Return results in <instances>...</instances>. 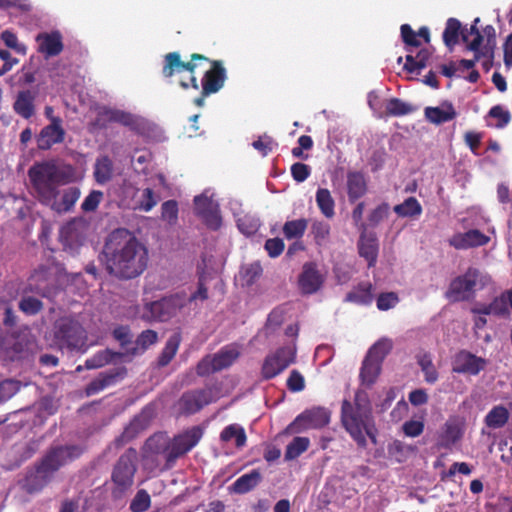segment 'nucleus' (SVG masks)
<instances>
[{
	"instance_id": "obj_1",
	"label": "nucleus",
	"mask_w": 512,
	"mask_h": 512,
	"mask_svg": "<svg viewBox=\"0 0 512 512\" xmlns=\"http://www.w3.org/2000/svg\"><path fill=\"white\" fill-rule=\"evenodd\" d=\"M103 254L109 273L120 279L138 277L148 266V248L123 227H118L108 236Z\"/></svg>"
},
{
	"instance_id": "obj_2",
	"label": "nucleus",
	"mask_w": 512,
	"mask_h": 512,
	"mask_svg": "<svg viewBox=\"0 0 512 512\" xmlns=\"http://www.w3.org/2000/svg\"><path fill=\"white\" fill-rule=\"evenodd\" d=\"M28 176L39 201L50 205L58 213L70 211L80 197V189L70 187L64 190L60 201L58 187L73 180L74 169L71 165L58 166L54 162L37 163L29 168Z\"/></svg>"
},
{
	"instance_id": "obj_3",
	"label": "nucleus",
	"mask_w": 512,
	"mask_h": 512,
	"mask_svg": "<svg viewBox=\"0 0 512 512\" xmlns=\"http://www.w3.org/2000/svg\"><path fill=\"white\" fill-rule=\"evenodd\" d=\"M355 405L344 400L342 403V423L346 431L360 445H366V436L376 443L375 427L371 415L368 395L363 390L355 394Z\"/></svg>"
},
{
	"instance_id": "obj_4",
	"label": "nucleus",
	"mask_w": 512,
	"mask_h": 512,
	"mask_svg": "<svg viewBox=\"0 0 512 512\" xmlns=\"http://www.w3.org/2000/svg\"><path fill=\"white\" fill-rule=\"evenodd\" d=\"M491 279L476 268H469L463 275L453 279L446 296L451 301H466L474 297L477 290L484 288Z\"/></svg>"
},
{
	"instance_id": "obj_5",
	"label": "nucleus",
	"mask_w": 512,
	"mask_h": 512,
	"mask_svg": "<svg viewBox=\"0 0 512 512\" xmlns=\"http://www.w3.org/2000/svg\"><path fill=\"white\" fill-rule=\"evenodd\" d=\"M197 61H209V58L199 53H193L190 56V61L184 62L181 60V56L178 52L167 53L164 56L162 75L165 78H171L176 74L187 71L190 73V84L185 81H180V86L184 89L191 86L197 90L199 85L197 78L194 75L197 67Z\"/></svg>"
},
{
	"instance_id": "obj_6",
	"label": "nucleus",
	"mask_w": 512,
	"mask_h": 512,
	"mask_svg": "<svg viewBox=\"0 0 512 512\" xmlns=\"http://www.w3.org/2000/svg\"><path fill=\"white\" fill-rule=\"evenodd\" d=\"M184 305V300L178 295L165 297L159 301L146 303L142 310L136 307L135 316L146 321H168L176 316Z\"/></svg>"
},
{
	"instance_id": "obj_7",
	"label": "nucleus",
	"mask_w": 512,
	"mask_h": 512,
	"mask_svg": "<svg viewBox=\"0 0 512 512\" xmlns=\"http://www.w3.org/2000/svg\"><path fill=\"white\" fill-rule=\"evenodd\" d=\"M54 334L61 347L71 350H81L86 344V333L80 323L70 317H63L56 321Z\"/></svg>"
},
{
	"instance_id": "obj_8",
	"label": "nucleus",
	"mask_w": 512,
	"mask_h": 512,
	"mask_svg": "<svg viewBox=\"0 0 512 512\" xmlns=\"http://www.w3.org/2000/svg\"><path fill=\"white\" fill-rule=\"evenodd\" d=\"M58 282L55 268H41L30 276L25 291L51 299L60 289Z\"/></svg>"
},
{
	"instance_id": "obj_9",
	"label": "nucleus",
	"mask_w": 512,
	"mask_h": 512,
	"mask_svg": "<svg viewBox=\"0 0 512 512\" xmlns=\"http://www.w3.org/2000/svg\"><path fill=\"white\" fill-rule=\"evenodd\" d=\"M193 205L195 215L205 224H221L220 205L210 189H206L200 195L195 196Z\"/></svg>"
},
{
	"instance_id": "obj_10",
	"label": "nucleus",
	"mask_w": 512,
	"mask_h": 512,
	"mask_svg": "<svg viewBox=\"0 0 512 512\" xmlns=\"http://www.w3.org/2000/svg\"><path fill=\"white\" fill-rule=\"evenodd\" d=\"M240 355V350L236 345H229L222 348L213 356H207L199 362L197 373L206 375L229 367Z\"/></svg>"
},
{
	"instance_id": "obj_11",
	"label": "nucleus",
	"mask_w": 512,
	"mask_h": 512,
	"mask_svg": "<svg viewBox=\"0 0 512 512\" xmlns=\"http://www.w3.org/2000/svg\"><path fill=\"white\" fill-rule=\"evenodd\" d=\"M296 348L288 345L279 349L275 354L266 357L262 366V375L271 379L285 370L295 360Z\"/></svg>"
},
{
	"instance_id": "obj_12",
	"label": "nucleus",
	"mask_w": 512,
	"mask_h": 512,
	"mask_svg": "<svg viewBox=\"0 0 512 512\" xmlns=\"http://www.w3.org/2000/svg\"><path fill=\"white\" fill-rule=\"evenodd\" d=\"M330 421L329 413L324 408L304 411L288 426L291 433H300L308 429L321 428Z\"/></svg>"
},
{
	"instance_id": "obj_13",
	"label": "nucleus",
	"mask_w": 512,
	"mask_h": 512,
	"mask_svg": "<svg viewBox=\"0 0 512 512\" xmlns=\"http://www.w3.org/2000/svg\"><path fill=\"white\" fill-rule=\"evenodd\" d=\"M202 435V429L195 426L176 436L168 447L167 461L172 462L190 451L197 445Z\"/></svg>"
},
{
	"instance_id": "obj_14",
	"label": "nucleus",
	"mask_w": 512,
	"mask_h": 512,
	"mask_svg": "<svg viewBox=\"0 0 512 512\" xmlns=\"http://www.w3.org/2000/svg\"><path fill=\"white\" fill-rule=\"evenodd\" d=\"M216 396L212 388L199 391H190L182 395L177 403L178 411L184 414H193L205 405L215 401Z\"/></svg>"
},
{
	"instance_id": "obj_15",
	"label": "nucleus",
	"mask_w": 512,
	"mask_h": 512,
	"mask_svg": "<svg viewBox=\"0 0 512 512\" xmlns=\"http://www.w3.org/2000/svg\"><path fill=\"white\" fill-rule=\"evenodd\" d=\"M136 451L129 449L118 460L112 479L116 485L122 489L130 487L133 483V476L135 473Z\"/></svg>"
},
{
	"instance_id": "obj_16",
	"label": "nucleus",
	"mask_w": 512,
	"mask_h": 512,
	"mask_svg": "<svg viewBox=\"0 0 512 512\" xmlns=\"http://www.w3.org/2000/svg\"><path fill=\"white\" fill-rule=\"evenodd\" d=\"M101 121L120 123L139 134H143L147 127L144 119L117 109H105L100 112L96 122L99 124Z\"/></svg>"
},
{
	"instance_id": "obj_17",
	"label": "nucleus",
	"mask_w": 512,
	"mask_h": 512,
	"mask_svg": "<svg viewBox=\"0 0 512 512\" xmlns=\"http://www.w3.org/2000/svg\"><path fill=\"white\" fill-rule=\"evenodd\" d=\"M79 454L80 450L75 446L58 447L51 450L40 465L53 477L60 467L78 457Z\"/></svg>"
},
{
	"instance_id": "obj_18",
	"label": "nucleus",
	"mask_w": 512,
	"mask_h": 512,
	"mask_svg": "<svg viewBox=\"0 0 512 512\" xmlns=\"http://www.w3.org/2000/svg\"><path fill=\"white\" fill-rule=\"evenodd\" d=\"M211 68L207 70L202 78L201 85L204 95L217 93L226 81V69L220 60H210Z\"/></svg>"
},
{
	"instance_id": "obj_19",
	"label": "nucleus",
	"mask_w": 512,
	"mask_h": 512,
	"mask_svg": "<svg viewBox=\"0 0 512 512\" xmlns=\"http://www.w3.org/2000/svg\"><path fill=\"white\" fill-rule=\"evenodd\" d=\"M324 274L315 263H305L298 278V286L303 294L316 293L324 282Z\"/></svg>"
},
{
	"instance_id": "obj_20",
	"label": "nucleus",
	"mask_w": 512,
	"mask_h": 512,
	"mask_svg": "<svg viewBox=\"0 0 512 512\" xmlns=\"http://www.w3.org/2000/svg\"><path fill=\"white\" fill-rule=\"evenodd\" d=\"M65 139V130L62 119H53V124L43 127L36 136L37 147L40 150H49L53 145L62 143Z\"/></svg>"
},
{
	"instance_id": "obj_21",
	"label": "nucleus",
	"mask_w": 512,
	"mask_h": 512,
	"mask_svg": "<svg viewBox=\"0 0 512 512\" xmlns=\"http://www.w3.org/2000/svg\"><path fill=\"white\" fill-rule=\"evenodd\" d=\"M52 476L39 464L27 471L25 477L19 482L22 490L29 494L40 492L51 480Z\"/></svg>"
},
{
	"instance_id": "obj_22",
	"label": "nucleus",
	"mask_w": 512,
	"mask_h": 512,
	"mask_svg": "<svg viewBox=\"0 0 512 512\" xmlns=\"http://www.w3.org/2000/svg\"><path fill=\"white\" fill-rule=\"evenodd\" d=\"M486 366V360L477 357L467 351L459 352L453 362V371L456 373H464L477 375Z\"/></svg>"
},
{
	"instance_id": "obj_23",
	"label": "nucleus",
	"mask_w": 512,
	"mask_h": 512,
	"mask_svg": "<svg viewBox=\"0 0 512 512\" xmlns=\"http://www.w3.org/2000/svg\"><path fill=\"white\" fill-rule=\"evenodd\" d=\"M38 43V52L45 55L46 58L59 55L63 50L62 36L60 32L40 33L36 37Z\"/></svg>"
},
{
	"instance_id": "obj_24",
	"label": "nucleus",
	"mask_w": 512,
	"mask_h": 512,
	"mask_svg": "<svg viewBox=\"0 0 512 512\" xmlns=\"http://www.w3.org/2000/svg\"><path fill=\"white\" fill-rule=\"evenodd\" d=\"M464 423L459 418H449L444 424L438 438L441 447L449 448L462 438Z\"/></svg>"
},
{
	"instance_id": "obj_25",
	"label": "nucleus",
	"mask_w": 512,
	"mask_h": 512,
	"mask_svg": "<svg viewBox=\"0 0 512 512\" xmlns=\"http://www.w3.org/2000/svg\"><path fill=\"white\" fill-rule=\"evenodd\" d=\"M489 241V237L479 230L471 229L465 233H458L449 239V243L455 249H469L481 246Z\"/></svg>"
},
{
	"instance_id": "obj_26",
	"label": "nucleus",
	"mask_w": 512,
	"mask_h": 512,
	"mask_svg": "<svg viewBox=\"0 0 512 512\" xmlns=\"http://www.w3.org/2000/svg\"><path fill=\"white\" fill-rule=\"evenodd\" d=\"M424 115L427 121L435 125H440L456 118L457 112L451 102H443L439 107L428 106L424 109Z\"/></svg>"
},
{
	"instance_id": "obj_27",
	"label": "nucleus",
	"mask_w": 512,
	"mask_h": 512,
	"mask_svg": "<svg viewBox=\"0 0 512 512\" xmlns=\"http://www.w3.org/2000/svg\"><path fill=\"white\" fill-rule=\"evenodd\" d=\"M359 253L367 260L369 267L375 265L378 253L377 239L375 234L367 229H364L361 234L359 241Z\"/></svg>"
},
{
	"instance_id": "obj_28",
	"label": "nucleus",
	"mask_w": 512,
	"mask_h": 512,
	"mask_svg": "<svg viewBox=\"0 0 512 512\" xmlns=\"http://www.w3.org/2000/svg\"><path fill=\"white\" fill-rule=\"evenodd\" d=\"M367 182L362 172L351 171L347 173V194L350 202H355L365 195Z\"/></svg>"
},
{
	"instance_id": "obj_29",
	"label": "nucleus",
	"mask_w": 512,
	"mask_h": 512,
	"mask_svg": "<svg viewBox=\"0 0 512 512\" xmlns=\"http://www.w3.org/2000/svg\"><path fill=\"white\" fill-rule=\"evenodd\" d=\"M36 94L30 90L19 91L13 104L14 111L24 119H30L35 113Z\"/></svg>"
},
{
	"instance_id": "obj_30",
	"label": "nucleus",
	"mask_w": 512,
	"mask_h": 512,
	"mask_svg": "<svg viewBox=\"0 0 512 512\" xmlns=\"http://www.w3.org/2000/svg\"><path fill=\"white\" fill-rule=\"evenodd\" d=\"M511 119L510 111L500 104L492 106L485 116L486 125L495 129H504Z\"/></svg>"
},
{
	"instance_id": "obj_31",
	"label": "nucleus",
	"mask_w": 512,
	"mask_h": 512,
	"mask_svg": "<svg viewBox=\"0 0 512 512\" xmlns=\"http://www.w3.org/2000/svg\"><path fill=\"white\" fill-rule=\"evenodd\" d=\"M461 39L467 44V49L474 52L476 59L481 58V54L485 53V49H481V45L484 40L483 34L479 31L478 27L471 25L470 29H465L461 33Z\"/></svg>"
},
{
	"instance_id": "obj_32",
	"label": "nucleus",
	"mask_w": 512,
	"mask_h": 512,
	"mask_svg": "<svg viewBox=\"0 0 512 512\" xmlns=\"http://www.w3.org/2000/svg\"><path fill=\"white\" fill-rule=\"evenodd\" d=\"M471 312L473 314L482 315L508 316L509 308L503 295L501 294L499 297H496L490 304L476 305L471 309Z\"/></svg>"
},
{
	"instance_id": "obj_33",
	"label": "nucleus",
	"mask_w": 512,
	"mask_h": 512,
	"mask_svg": "<svg viewBox=\"0 0 512 512\" xmlns=\"http://www.w3.org/2000/svg\"><path fill=\"white\" fill-rule=\"evenodd\" d=\"M220 441L224 443L234 441L235 446L238 449H242L246 445L247 436L242 426L239 424H230L220 433Z\"/></svg>"
},
{
	"instance_id": "obj_34",
	"label": "nucleus",
	"mask_w": 512,
	"mask_h": 512,
	"mask_svg": "<svg viewBox=\"0 0 512 512\" xmlns=\"http://www.w3.org/2000/svg\"><path fill=\"white\" fill-rule=\"evenodd\" d=\"M380 371L381 363L367 355L360 370L361 383L366 386H371L376 381Z\"/></svg>"
},
{
	"instance_id": "obj_35",
	"label": "nucleus",
	"mask_w": 512,
	"mask_h": 512,
	"mask_svg": "<svg viewBox=\"0 0 512 512\" xmlns=\"http://www.w3.org/2000/svg\"><path fill=\"white\" fill-rule=\"evenodd\" d=\"M261 474L258 470H252L240 476L232 485V490L237 494H245L255 488L261 481Z\"/></svg>"
},
{
	"instance_id": "obj_36",
	"label": "nucleus",
	"mask_w": 512,
	"mask_h": 512,
	"mask_svg": "<svg viewBox=\"0 0 512 512\" xmlns=\"http://www.w3.org/2000/svg\"><path fill=\"white\" fill-rule=\"evenodd\" d=\"M387 451L391 458L401 463L406 461L411 455H414L417 452V448L400 440H394L389 443Z\"/></svg>"
},
{
	"instance_id": "obj_37",
	"label": "nucleus",
	"mask_w": 512,
	"mask_h": 512,
	"mask_svg": "<svg viewBox=\"0 0 512 512\" xmlns=\"http://www.w3.org/2000/svg\"><path fill=\"white\" fill-rule=\"evenodd\" d=\"M113 176V162L109 156L104 155L97 158L94 166V178L98 184H105Z\"/></svg>"
},
{
	"instance_id": "obj_38",
	"label": "nucleus",
	"mask_w": 512,
	"mask_h": 512,
	"mask_svg": "<svg viewBox=\"0 0 512 512\" xmlns=\"http://www.w3.org/2000/svg\"><path fill=\"white\" fill-rule=\"evenodd\" d=\"M464 29L465 28H462L461 22L456 18H449L446 21V27L443 32V42L450 50L458 44L459 36H461Z\"/></svg>"
},
{
	"instance_id": "obj_39",
	"label": "nucleus",
	"mask_w": 512,
	"mask_h": 512,
	"mask_svg": "<svg viewBox=\"0 0 512 512\" xmlns=\"http://www.w3.org/2000/svg\"><path fill=\"white\" fill-rule=\"evenodd\" d=\"M59 238L65 250L74 251L82 243L77 226H61Z\"/></svg>"
},
{
	"instance_id": "obj_40",
	"label": "nucleus",
	"mask_w": 512,
	"mask_h": 512,
	"mask_svg": "<svg viewBox=\"0 0 512 512\" xmlns=\"http://www.w3.org/2000/svg\"><path fill=\"white\" fill-rule=\"evenodd\" d=\"M180 343H181L180 333H174L173 335H171L168 338V340L165 344V347L163 348V350L158 358L159 366L164 367L171 362V360L174 358V356L176 355V353L178 351Z\"/></svg>"
},
{
	"instance_id": "obj_41",
	"label": "nucleus",
	"mask_w": 512,
	"mask_h": 512,
	"mask_svg": "<svg viewBox=\"0 0 512 512\" xmlns=\"http://www.w3.org/2000/svg\"><path fill=\"white\" fill-rule=\"evenodd\" d=\"M416 107L404 102L400 98H390L385 104V113L387 116L400 117L413 113Z\"/></svg>"
},
{
	"instance_id": "obj_42",
	"label": "nucleus",
	"mask_w": 512,
	"mask_h": 512,
	"mask_svg": "<svg viewBox=\"0 0 512 512\" xmlns=\"http://www.w3.org/2000/svg\"><path fill=\"white\" fill-rule=\"evenodd\" d=\"M393 210L399 217H414L422 213V206L415 197L411 196L403 203L396 205Z\"/></svg>"
},
{
	"instance_id": "obj_43",
	"label": "nucleus",
	"mask_w": 512,
	"mask_h": 512,
	"mask_svg": "<svg viewBox=\"0 0 512 512\" xmlns=\"http://www.w3.org/2000/svg\"><path fill=\"white\" fill-rule=\"evenodd\" d=\"M316 202L321 212L328 218L334 215V200L326 188H319L316 192Z\"/></svg>"
},
{
	"instance_id": "obj_44",
	"label": "nucleus",
	"mask_w": 512,
	"mask_h": 512,
	"mask_svg": "<svg viewBox=\"0 0 512 512\" xmlns=\"http://www.w3.org/2000/svg\"><path fill=\"white\" fill-rule=\"evenodd\" d=\"M310 445L307 437H295L286 447L285 459L290 461L299 457Z\"/></svg>"
},
{
	"instance_id": "obj_45",
	"label": "nucleus",
	"mask_w": 512,
	"mask_h": 512,
	"mask_svg": "<svg viewBox=\"0 0 512 512\" xmlns=\"http://www.w3.org/2000/svg\"><path fill=\"white\" fill-rule=\"evenodd\" d=\"M393 343L388 338H382L377 341L368 351V356L372 357L373 360H378L382 363L385 356L392 349Z\"/></svg>"
},
{
	"instance_id": "obj_46",
	"label": "nucleus",
	"mask_w": 512,
	"mask_h": 512,
	"mask_svg": "<svg viewBox=\"0 0 512 512\" xmlns=\"http://www.w3.org/2000/svg\"><path fill=\"white\" fill-rule=\"evenodd\" d=\"M508 420V411L502 406L494 407L486 416V424L491 428H500Z\"/></svg>"
},
{
	"instance_id": "obj_47",
	"label": "nucleus",
	"mask_w": 512,
	"mask_h": 512,
	"mask_svg": "<svg viewBox=\"0 0 512 512\" xmlns=\"http://www.w3.org/2000/svg\"><path fill=\"white\" fill-rule=\"evenodd\" d=\"M1 40L5 46L12 49L14 52L20 55H26L27 47L25 44L19 42L17 35L11 30H4L0 35Z\"/></svg>"
},
{
	"instance_id": "obj_48",
	"label": "nucleus",
	"mask_w": 512,
	"mask_h": 512,
	"mask_svg": "<svg viewBox=\"0 0 512 512\" xmlns=\"http://www.w3.org/2000/svg\"><path fill=\"white\" fill-rule=\"evenodd\" d=\"M418 364L424 373L426 382L435 383L438 379V373L433 365L432 358L429 354H422L418 356Z\"/></svg>"
},
{
	"instance_id": "obj_49",
	"label": "nucleus",
	"mask_w": 512,
	"mask_h": 512,
	"mask_svg": "<svg viewBox=\"0 0 512 512\" xmlns=\"http://www.w3.org/2000/svg\"><path fill=\"white\" fill-rule=\"evenodd\" d=\"M371 285L359 287V289L347 294L346 300L358 304L367 305L372 302Z\"/></svg>"
},
{
	"instance_id": "obj_50",
	"label": "nucleus",
	"mask_w": 512,
	"mask_h": 512,
	"mask_svg": "<svg viewBox=\"0 0 512 512\" xmlns=\"http://www.w3.org/2000/svg\"><path fill=\"white\" fill-rule=\"evenodd\" d=\"M42 308V302L31 296H25L19 302V309L27 315H35L40 312Z\"/></svg>"
},
{
	"instance_id": "obj_51",
	"label": "nucleus",
	"mask_w": 512,
	"mask_h": 512,
	"mask_svg": "<svg viewBox=\"0 0 512 512\" xmlns=\"http://www.w3.org/2000/svg\"><path fill=\"white\" fill-rule=\"evenodd\" d=\"M262 273V267L259 262L251 263L241 270V277L247 285H251L260 277Z\"/></svg>"
},
{
	"instance_id": "obj_52",
	"label": "nucleus",
	"mask_w": 512,
	"mask_h": 512,
	"mask_svg": "<svg viewBox=\"0 0 512 512\" xmlns=\"http://www.w3.org/2000/svg\"><path fill=\"white\" fill-rule=\"evenodd\" d=\"M150 502L149 494L145 490H140L132 500L130 509L133 512H144L150 507Z\"/></svg>"
},
{
	"instance_id": "obj_53",
	"label": "nucleus",
	"mask_w": 512,
	"mask_h": 512,
	"mask_svg": "<svg viewBox=\"0 0 512 512\" xmlns=\"http://www.w3.org/2000/svg\"><path fill=\"white\" fill-rule=\"evenodd\" d=\"M161 215L168 223L176 222L178 219V203L175 200H168L162 204Z\"/></svg>"
},
{
	"instance_id": "obj_54",
	"label": "nucleus",
	"mask_w": 512,
	"mask_h": 512,
	"mask_svg": "<svg viewBox=\"0 0 512 512\" xmlns=\"http://www.w3.org/2000/svg\"><path fill=\"white\" fill-rule=\"evenodd\" d=\"M103 198V193L99 190H92L90 194L84 199L81 204V209L84 212H93L99 206Z\"/></svg>"
},
{
	"instance_id": "obj_55",
	"label": "nucleus",
	"mask_w": 512,
	"mask_h": 512,
	"mask_svg": "<svg viewBox=\"0 0 512 512\" xmlns=\"http://www.w3.org/2000/svg\"><path fill=\"white\" fill-rule=\"evenodd\" d=\"M400 32L405 45L411 47H419L421 45L417 32H415L409 24L401 25Z\"/></svg>"
},
{
	"instance_id": "obj_56",
	"label": "nucleus",
	"mask_w": 512,
	"mask_h": 512,
	"mask_svg": "<svg viewBox=\"0 0 512 512\" xmlns=\"http://www.w3.org/2000/svg\"><path fill=\"white\" fill-rule=\"evenodd\" d=\"M399 302L398 295L394 292L380 294L377 299V308L382 311L389 310Z\"/></svg>"
},
{
	"instance_id": "obj_57",
	"label": "nucleus",
	"mask_w": 512,
	"mask_h": 512,
	"mask_svg": "<svg viewBox=\"0 0 512 512\" xmlns=\"http://www.w3.org/2000/svg\"><path fill=\"white\" fill-rule=\"evenodd\" d=\"M158 340V334L154 330H145L137 338L136 344L141 351H145L148 347L155 344Z\"/></svg>"
},
{
	"instance_id": "obj_58",
	"label": "nucleus",
	"mask_w": 512,
	"mask_h": 512,
	"mask_svg": "<svg viewBox=\"0 0 512 512\" xmlns=\"http://www.w3.org/2000/svg\"><path fill=\"white\" fill-rule=\"evenodd\" d=\"M311 173V169L307 164L296 162L291 166V175L293 179L301 183L305 181Z\"/></svg>"
},
{
	"instance_id": "obj_59",
	"label": "nucleus",
	"mask_w": 512,
	"mask_h": 512,
	"mask_svg": "<svg viewBox=\"0 0 512 512\" xmlns=\"http://www.w3.org/2000/svg\"><path fill=\"white\" fill-rule=\"evenodd\" d=\"M402 430L408 437H418L424 431V423L420 420H409L402 425Z\"/></svg>"
},
{
	"instance_id": "obj_60",
	"label": "nucleus",
	"mask_w": 512,
	"mask_h": 512,
	"mask_svg": "<svg viewBox=\"0 0 512 512\" xmlns=\"http://www.w3.org/2000/svg\"><path fill=\"white\" fill-rule=\"evenodd\" d=\"M483 134L475 131H467L464 134V142L474 155H478Z\"/></svg>"
},
{
	"instance_id": "obj_61",
	"label": "nucleus",
	"mask_w": 512,
	"mask_h": 512,
	"mask_svg": "<svg viewBox=\"0 0 512 512\" xmlns=\"http://www.w3.org/2000/svg\"><path fill=\"white\" fill-rule=\"evenodd\" d=\"M274 141L271 137L264 135L252 143L254 149L259 151L262 156L268 155L273 149Z\"/></svg>"
},
{
	"instance_id": "obj_62",
	"label": "nucleus",
	"mask_w": 512,
	"mask_h": 512,
	"mask_svg": "<svg viewBox=\"0 0 512 512\" xmlns=\"http://www.w3.org/2000/svg\"><path fill=\"white\" fill-rule=\"evenodd\" d=\"M111 355L108 351H102L88 359L85 363L88 369L100 368L110 361Z\"/></svg>"
},
{
	"instance_id": "obj_63",
	"label": "nucleus",
	"mask_w": 512,
	"mask_h": 512,
	"mask_svg": "<svg viewBox=\"0 0 512 512\" xmlns=\"http://www.w3.org/2000/svg\"><path fill=\"white\" fill-rule=\"evenodd\" d=\"M113 375H102L95 381L91 382L87 387V393L88 394H94L102 389H104L106 386L110 385L114 381Z\"/></svg>"
},
{
	"instance_id": "obj_64",
	"label": "nucleus",
	"mask_w": 512,
	"mask_h": 512,
	"mask_svg": "<svg viewBox=\"0 0 512 512\" xmlns=\"http://www.w3.org/2000/svg\"><path fill=\"white\" fill-rule=\"evenodd\" d=\"M287 387L293 392L302 391L305 387L304 377L298 371L293 370L287 379Z\"/></svg>"
}]
</instances>
